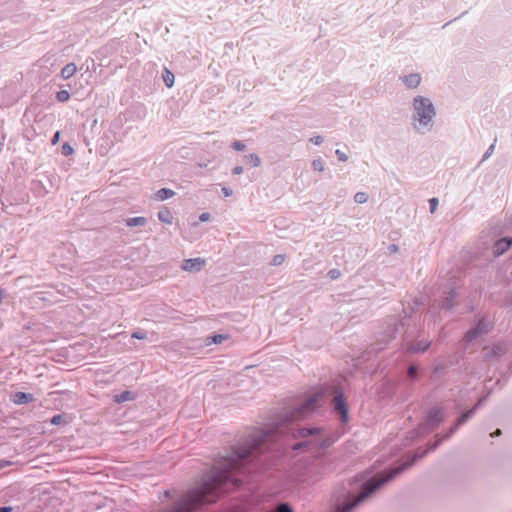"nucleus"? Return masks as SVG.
Segmentation results:
<instances>
[{
    "label": "nucleus",
    "mask_w": 512,
    "mask_h": 512,
    "mask_svg": "<svg viewBox=\"0 0 512 512\" xmlns=\"http://www.w3.org/2000/svg\"><path fill=\"white\" fill-rule=\"evenodd\" d=\"M404 467H398L392 469L387 474H380L372 479L368 480L362 487V491L359 495L354 496V507L358 505L359 503L363 502L365 499H367L371 494H373L379 487L384 485L386 482L391 480L393 477L398 475Z\"/></svg>",
    "instance_id": "nucleus-1"
},
{
    "label": "nucleus",
    "mask_w": 512,
    "mask_h": 512,
    "mask_svg": "<svg viewBox=\"0 0 512 512\" xmlns=\"http://www.w3.org/2000/svg\"><path fill=\"white\" fill-rule=\"evenodd\" d=\"M218 486V483L205 485L200 490L194 491L191 495L188 496V500L185 502L184 506L174 512H190L197 505L211 502L212 500L206 498L210 493H212Z\"/></svg>",
    "instance_id": "nucleus-2"
},
{
    "label": "nucleus",
    "mask_w": 512,
    "mask_h": 512,
    "mask_svg": "<svg viewBox=\"0 0 512 512\" xmlns=\"http://www.w3.org/2000/svg\"><path fill=\"white\" fill-rule=\"evenodd\" d=\"M206 264V260L200 257L193 259H186L183 262L182 269L187 272L199 271Z\"/></svg>",
    "instance_id": "nucleus-3"
},
{
    "label": "nucleus",
    "mask_w": 512,
    "mask_h": 512,
    "mask_svg": "<svg viewBox=\"0 0 512 512\" xmlns=\"http://www.w3.org/2000/svg\"><path fill=\"white\" fill-rule=\"evenodd\" d=\"M334 408L336 411H338L341 415L343 422H348L349 415H348V409L345 403V400L343 398L342 394H338L334 398Z\"/></svg>",
    "instance_id": "nucleus-4"
},
{
    "label": "nucleus",
    "mask_w": 512,
    "mask_h": 512,
    "mask_svg": "<svg viewBox=\"0 0 512 512\" xmlns=\"http://www.w3.org/2000/svg\"><path fill=\"white\" fill-rule=\"evenodd\" d=\"M255 446H256V444L252 445L249 449H245V450L241 451V453H237V452L232 453L231 456L228 459H226L227 463L225 464V467L226 468H234L236 462L238 460H241V459L247 457L250 453L251 448L255 447Z\"/></svg>",
    "instance_id": "nucleus-5"
},
{
    "label": "nucleus",
    "mask_w": 512,
    "mask_h": 512,
    "mask_svg": "<svg viewBox=\"0 0 512 512\" xmlns=\"http://www.w3.org/2000/svg\"><path fill=\"white\" fill-rule=\"evenodd\" d=\"M512 244V239L503 238L498 240L494 245V253L498 256L503 254L509 249Z\"/></svg>",
    "instance_id": "nucleus-6"
},
{
    "label": "nucleus",
    "mask_w": 512,
    "mask_h": 512,
    "mask_svg": "<svg viewBox=\"0 0 512 512\" xmlns=\"http://www.w3.org/2000/svg\"><path fill=\"white\" fill-rule=\"evenodd\" d=\"M33 400V395L24 392H17L13 395V402L17 405L26 404Z\"/></svg>",
    "instance_id": "nucleus-7"
},
{
    "label": "nucleus",
    "mask_w": 512,
    "mask_h": 512,
    "mask_svg": "<svg viewBox=\"0 0 512 512\" xmlns=\"http://www.w3.org/2000/svg\"><path fill=\"white\" fill-rule=\"evenodd\" d=\"M77 71V67L74 63H69L61 70V76L63 79L71 78Z\"/></svg>",
    "instance_id": "nucleus-8"
},
{
    "label": "nucleus",
    "mask_w": 512,
    "mask_h": 512,
    "mask_svg": "<svg viewBox=\"0 0 512 512\" xmlns=\"http://www.w3.org/2000/svg\"><path fill=\"white\" fill-rule=\"evenodd\" d=\"M174 191L171 190V189H167V188H162L160 190H158L155 194L156 196V199L159 200V201H163V200H166L168 198H171L174 196Z\"/></svg>",
    "instance_id": "nucleus-9"
},
{
    "label": "nucleus",
    "mask_w": 512,
    "mask_h": 512,
    "mask_svg": "<svg viewBox=\"0 0 512 512\" xmlns=\"http://www.w3.org/2000/svg\"><path fill=\"white\" fill-rule=\"evenodd\" d=\"M162 77L167 87L171 88L174 85V74L169 69H164Z\"/></svg>",
    "instance_id": "nucleus-10"
},
{
    "label": "nucleus",
    "mask_w": 512,
    "mask_h": 512,
    "mask_svg": "<svg viewBox=\"0 0 512 512\" xmlns=\"http://www.w3.org/2000/svg\"><path fill=\"white\" fill-rule=\"evenodd\" d=\"M158 218L161 222L167 223V224H169L172 221L171 212L166 208H163L159 211Z\"/></svg>",
    "instance_id": "nucleus-11"
},
{
    "label": "nucleus",
    "mask_w": 512,
    "mask_h": 512,
    "mask_svg": "<svg viewBox=\"0 0 512 512\" xmlns=\"http://www.w3.org/2000/svg\"><path fill=\"white\" fill-rule=\"evenodd\" d=\"M271 512H293L292 507L287 503L279 504L274 511Z\"/></svg>",
    "instance_id": "nucleus-12"
},
{
    "label": "nucleus",
    "mask_w": 512,
    "mask_h": 512,
    "mask_svg": "<svg viewBox=\"0 0 512 512\" xmlns=\"http://www.w3.org/2000/svg\"><path fill=\"white\" fill-rule=\"evenodd\" d=\"M131 399H132V396H131V392H129V391H125V392H123L122 394L117 395V396H116V398H115V400H116L117 402H119V403H120V402H124V401H128V400H131Z\"/></svg>",
    "instance_id": "nucleus-13"
},
{
    "label": "nucleus",
    "mask_w": 512,
    "mask_h": 512,
    "mask_svg": "<svg viewBox=\"0 0 512 512\" xmlns=\"http://www.w3.org/2000/svg\"><path fill=\"white\" fill-rule=\"evenodd\" d=\"M285 259H286V257L284 254H278V255L274 256L271 264L273 266H279L284 263Z\"/></svg>",
    "instance_id": "nucleus-14"
},
{
    "label": "nucleus",
    "mask_w": 512,
    "mask_h": 512,
    "mask_svg": "<svg viewBox=\"0 0 512 512\" xmlns=\"http://www.w3.org/2000/svg\"><path fill=\"white\" fill-rule=\"evenodd\" d=\"M473 412H474V410L472 409V410H469V411H467V412L463 413V414L460 416V418L458 419V421H457V424H456V425H457V426H459V425H461V424L465 423V422L467 421V419H468V418L473 414Z\"/></svg>",
    "instance_id": "nucleus-15"
},
{
    "label": "nucleus",
    "mask_w": 512,
    "mask_h": 512,
    "mask_svg": "<svg viewBox=\"0 0 512 512\" xmlns=\"http://www.w3.org/2000/svg\"><path fill=\"white\" fill-rule=\"evenodd\" d=\"M247 160L249 161V163L254 166V167H257L260 165V159L259 157L256 155V154H250L247 156Z\"/></svg>",
    "instance_id": "nucleus-16"
},
{
    "label": "nucleus",
    "mask_w": 512,
    "mask_h": 512,
    "mask_svg": "<svg viewBox=\"0 0 512 512\" xmlns=\"http://www.w3.org/2000/svg\"><path fill=\"white\" fill-rule=\"evenodd\" d=\"M312 167L315 171L322 172L324 170V163L321 159H316L312 162Z\"/></svg>",
    "instance_id": "nucleus-17"
},
{
    "label": "nucleus",
    "mask_w": 512,
    "mask_h": 512,
    "mask_svg": "<svg viewBox=\"0 0 512 512\" xmlns=\"http://www.w3.org/2000/svg\"><path fill=\"white\" fill-rule=\"evenodd\" d=\"M70 97V94L68 91L66 90H62L60 92L57 93V99L60 101V102H65L69 99Z\"/></svg>",
    "instance_id": "nucleus-18"
},
{
    "label": "nucleus",
    "mask_w": 512,
    "mask_h": 512,
    "mask_svg": "<svg viewBox=\"0 0 512 512\" xmlns=\"http://www.w3.org/2000/svg\"><path fill=\"white\" fill-rule=\"evenodd\" d=\"M429 347V344L428 343H424L423 345H418V346H411L410 347V350L413 351V352H418V351H426Z\"/></svg>",
    "instance_id": "nucleus-19"
},
{
    "label": "nucleus",
    "mask_w": 512,
    "mask_h": 512,
    "mask_svg": "<svg viewBox=\"0 0 512 512\" xmlns=\"http://www.w3.org/2000/svg\"><path fill=\"white\" fill-rule=\"evenodd\" d=\"M232 147L237 151H243L246 148L245 144L240 141L233 142Z\"/></svg>",
    "instance_id": "nucleus-20"
},
{
    "label": "nucleus",
    "mask_w": 512,
    "mask_h": 512,
    "mask_svg": "<svg viewBox=\"0 0 512 512\" xmlns=\"http://www.w3.org/2000/svg\"><path fill=\"white\" fill-rule=\"evenodd\" d=\"M62 151H63L64 155L68 156V155H71L74 150H73V148L69 144L65 143L62 146Z\"/></svg>",
    "instance_id": "nucleus-21"
},
{
    "label": "nucleus",
    "mask_w": 512,
    "mask_h": 512,
    "mask_svg": "<svg viewBox=\"0 0 512 512\" xmlns=\"http://www.w3.org/2000/svg\"><path fill=\"white\" fill-rule=\"evenodd\" d=\"M328 275L331 279H337L340 276V271L338 269H332L328 272Z\"/></svg>",
    "instance_id": "nucleus-22"
},
{
    "label": "nucleus",
    "mask_w": 512,
    "mask_h": 512,
    "mask_svg": "<svg viewBox=\"0 0 512 512\" xmlns=\"http://www.w3.org/2000/svg\"><path fill=\"white\" fill-rule=\"evenodd\" d=\"M225 338H226V337H225V336H223V335H214V336L212 337V342H213L214 344H219V343H221Z\"/></svg>",
    "instance_id": "nucleus-23"
},
{
    "label": "nucleus",
    "mask_w": 512,
    "mask_h": 512,
    "mask_svg": "<svg viewBox=\"0 0 512 512\" xmlns=\"http://www.w3.org/2000/svg\"><path fill=\"white\" fill-rule=\"evenodd\" d=\"M62 420H63V418H62V416H61V415H55V416L51 419V423H52L53 425H59V424H61V423H62Z\"/></svg>",
    "instance_id": "nucleus-24"
},
{
    "label": "nucleus",
    "mask_w": 512,
    "mask_h": 512,
    "mask_svg": "<svg viewBox=\"0 0 512 512\" xmlns=\"http://www.w3.org/2000/svg\"><path fill=\"white\" fill-rule=\"evenodd\" d=\"M132 338L139 339V340L145 339L146 338V334L143 333V332L137 331V332L132 333Z\"/></svg>",
    "instance_id": "nucleus-25"
},
{
    "label": "nucleus",
    "mask_w": 512,
    "mask_h": 512,
    "mask_svg": "<svg viewBox=\"0 0 512 512\" xmlns=\"http://www.w3.org/2000/svg\"><path fill=\"white\" fill-rule=\"evenodd\" d=\"M59 140H60V132H59V131H57V132L53 135V137H52V140H51L52 145H56V144L59 142Z\"/></svg>",
    "instance_id": "nucleus-26"
},
{
    "label": "nucleus",
    "mask_w": 512,
    "mask_h": 512,
    "mask_svg": "<svg viewBox=\"0 0 512 512\" xmlns=\"http://www.w3.org/2000/svg\"><path fill=\"white\" fill-rule=\"evenodd\" d=\"M310 141L316 145L320 144L322 142V138L320 136H316L310 139Z\"/></svg>",
    "instance_id": "nucleus-27"
},
{
    "label": "nucleus",
    "mask_w": 512,
    "mask_h": 512,
    "mask_svg": "<svg viewBox=\"0 0 512 512\" xmlns=\"http://www.w3.org/2000/svg\"><path fill=\"white\" fill-rule=\"evenodd\" d=\"M312 433H313V431H312V430H310V429H303V430H301V431L299 432V434H300L301 436L310 435V434H312Z\"/></svg>",
    "instance_id": "nucleus-28"
},
{
    "label": "nucleus",
    "mask_w": 512,
    "mask_h": 512,
    "mask_svg": "<svg viewBox=\"0 0 512 512\" xmlns=\"http://www.w3.org/2000/svg\"><path fill=\"white\" fill-rule=\"evenodd\" d=\"M144 221L143 218H133L131 222H128L127 224H140V222Z\"/></svg>",
    "instance_id": "nucleus-29"
},
{
    "label": "nucleus",
    "mask_w": 512,
    "mask_h": 512,
    "mask_svg": "<svg viewBox=\"0 0 512 512\" xmlns=\"http://www.w3.org/2000/svg\"><path fill=\"white\" fill-rule=\"evenodd\" d=\"M243 172V168L241 166H237L233 169V173L239 175Z\"/></svg>",
    "instance_id": "nucleus-30"
},
{
    "label": "nucleus",
    "mask_w": 512,
    "mask_h": 512,
    "mask_svg": "<svg viewBox=\"0 0 512 512\" xmlns=\"http://www.w3.org/2000/svg\"><path fill=\"white\" fill-rule=\"evenodd\" d=\"M351 507L352 506L350 504H346L343 506V508L340 511H337V512H349Z\"/></svg>",
    "instance_id": "nucleus-31"
},
{
    "label": "nucleus",
    "mask_w": 512,
    "mask_h": 512,
    "mask_svg": "<svg viewBox=\"0 0 512 512\" xmlns=\"http://www.w3.org/2000/svg\"><path fill=\"white\" fill-rule=\"evenodd\" d=\"M336 154L338 155L340 160H343V161L347 160V156L344 155L343 153H341L339 150H336Z\"/></svg>",
    "instance_id": "nucleus-32"
},
{
    "label": "nucleus",
    "mask_w": 512,
    "mask_h": 512,
    "mask_svg": "<svg viewBox=\"0 0 512 512\" xmlns=\"http://www.w3.org/2000/svg\"><path fill=\"white\" fill-rule=\"evenodd\" d=\"M222 191H223L225 196H231L232 195V190L229 189V188L224 187V188H222Z\"/></svg>",
    "instance_id": "nucleus-33"
},
{
    "label": "nucleus",
    "mask_w": 512,
    "mask_h": 512,
    "mask_svg": "<svg viewBox=\"0 0 512 512\" xmlns=\"http://www.w3.org/2000/svg\"><path fill=\"white\" fill-rule=\"evenodd\" d=\"M477 334H478V331H469L467 335L470 339H472V338H475L477 336Z\"/></svg>",
    "instance_id": "nucleus-34"
},
{
    "label": "nucleus",
    "mask_w": 512,
    "mask_h": 512,
    "mask_svg": "<svg viewBox=\"0 0 512 512\" xmlns=\"http://www.w3.org/2000/svg\"><path fill=\"white\" fill-rule=\"evenodd\" d=\"M8 465H10V462H9V461H5V460H1V461H0V469H2V468H4V467H6V466H8Z\"/></svg>",
    "instance_id": "nucleus-35"
},
{
    "label": "nucleus",
    "mask_w": 512,
    "mask_h": 512,
    "mask_svg": "<svg viewBox=\"0 0 512 512\" xmlns=\"http://www.w3.org/2000/svg\"><path fill=\"white\" fill-rule=\"evenodd\" d=\"M0 512H12V507H0Z\"/></svg>",
    "instance_id": "nucleus-36"
},
{
    "label": "nucleus",
    "mask_w": 512,
    "mask_h": 512,
    "mask_svg": "<svg viewBox=\"0 0 512 512\" xmlns=\"http://www.w3.org/2000/svg\"><path fill=\"white\" fill-rule=\"evenodd\" d=\"M200 220H201V221H208V220H209V214H208V213H203V214L200 216Z\"/></svg>",
    "instance_id": "nucleus-37"
},
{
    "label": "nucleus",
    "mask_w": 512,
    "mask_h": 512,
    "mask_svg": "<svg viewBox=\"0 0 512 512\" xmlns=\"http://www.w3.org/2000/svg\"><path fill=\"white\" fill-rule=\"evenodd\" d=\"M433 414H435V417H438V416H440L441 412L438 410H434V411H431V417L433 416ZM441 419H442L441 417L437 418V420H439V421Z\"/></svg>",
    "instance_id": "nucleus-38"
},
{
    "label": "nucleus",
    "mask_w": 512,
    "mask_h": 512,
    "mask_svg": "<svg viewBox=\"0 0 512 512\" xmlns=\"http://www.w3.org/2000/svg\"><path fill=\"white\" fill-rule=\"evenodd\" d=\"M501 435V430L497 429L494 433L491 434L492 437Z\"/></svg>",
    "instance_id": "nucleus-39"
},
{
    "label": "nucleus",
    "mask_w": 512,
    "mask_h": 512,
    "mask_svg": "<svg viewBox=\"0 0 512 512\" xmlns=\"http://www.w3.org/2000/svg\"><path fill=\"white\" fill-rule=\"evenodd\" d=\"M415 370H416V369H415V367H414V366H411V367L409 368V374H410V375H413V374L415 373Z\"/></svg>",
    "instance_id": "nucleus-40"
},
{
    "label": "nucleus",
    "mask_w": 512,
    "mask_h": 512,
    "mask_svg": "<svg viewBox=\"0 0 512 512\" xmlns=\"http://www.w3.org/2000/svg\"><path fill=\"white\" fill-rule=\"evenodd\" d=\"M314 401H315V398H312V399L309 401L308 405H311V403H312V402H314Z\"/></svg>",
    "instance_id": "nucleus-41"
},
{
    "label": "nucleus",
    "mask_w": 512,
    "mask_h": 512,
    "mask_svg": "<svg viewBox=\"0 0 512 512\" xmlns=\"http://www.w3.org/2000/svg\"><path fill=\"white\" fill-rule=\"evenodd\" d=\"M391 249H392L393 251H396V246H395V245H392V246H391Z\"/></svg>",
    "instance_id": "nucleus-42"
}]
</instances>
